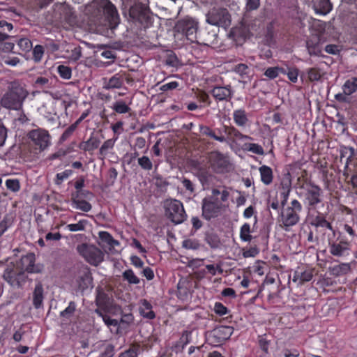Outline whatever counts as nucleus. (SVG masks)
I'll return each mask as SVG.
<instances>
[{
  "instance_id": "obj_1",
  "label": "nucleus",
  "mask_w": 357,
  "mask_h": 357,
  "mask_svg": "<svg viewBox=\"0 0 357 357\" xmlns=\"http://www.w3.org/2000/svg\"><path fill=\"white\" fill-rule=\"evenodd\" d=\"M50 145L51 135L47 130L42 128L33 129L26 135L23 150L29 154L30 158H36Z\"/></svg>"
},
{
  "instance_id": "obj_2",
  "label": "nucleus",
  "mask_w": 357,
  "mask_h": 357,
  "mask_svg": "<svg viewBox=\"0 0 357 357\" xmlns=\"http://www.w3.org/2000/svg\"><path fill=\"white\" fill-rule=\"evenodd\" d=\"M27 96L28 91L23 86L19 83L13 82L1 98L0 105L8 110H21Z\"/></svg>"
},
{
  "instance_id": "obj_3",
  "label": "nucleus",
  "mask_w": 357,
  "mask_h": 357,
  "mask_svg": "<svg viewBox=\"0 0 357 357\" xmlns=\"http://www.w3.org/2000/svg\"><path fill=\"white\" fill-rule=\"evenodd\" d=\"M302 211L303 206L296 199H292L289 204L282 207L279 215V222L282 228L289 231L292 227L296 225L300 222Z\"/></svg>"
},
{
  "instance_id": "obj_4",
  "label": "nucleus",
  "mask_w": 357,
  "mask_h": 357,
  "mask_svg": "<svg viewBox=\"0 0 357 357\" xmlns=\"http://www.w3.org/2000/svg\"><path fill=\"white\" fill-rule=\"evenodd\" d=\"M128 12L130 19L139 22L144 27H148L152 24L151 10L146 3H142L139 0L135 1L130 6Z\"/></svg>"
},
{
  "instance_id": "obj_5",
  "label": "nucleus",
  "mask_w": 357,
  "mask_h": 357,
  "mask_svg": "<svg viewBox=\"0 0 357 357\" xmlns=\"http://www.w3.org/2000/svg\"><path fill=\"white\" fill-rule=\"evenodd\" d=\"M165 215L174 224H181L185 219V212L181 202L177 199H166L164 202Z\"/></svg>"
},
{
  "instance_id": "obj_6",
  "label": "nucleus",
  "mask_w": 357,
  "mask_h": 357,
  "mask_svg": "<svg viewBox=\"0 0 357 357\" xmlns=\"http://www.w3.org/2000/svg\"><path fill=\"white\" fill-rule=\"evenodd\" d=\"M210 167L216 174L229 172L233 167L229 158L218 151H214L208 155Z\"/></svg>"
},
{
  "instance_id": "obj_7",
  "label": "nucleus",
  "mask_w": 357,
  "mask_h": 357,
  "mask_svg": "<svg viewBox=\"0 0 357 357\" xmlns=\"http://www.w3.org/2000/svg\"><path fill=\"white\" fill-rule=\"evenodd\" d=\"M228 205L216 200L214 197H207L202 200V217L206 220L217 218Z\"/></svg>"
},
{
  "instance_id": "obj_8",
  "label": "nucleus",
  "mask_w": 357,
  "mask_h": 357,
  "mask_svg": "<svg viewBox=\"0 0 357 357\" xmlns=\"http://www.w3.org/2000/svg\"><path fill=\"white\" fill-rule=\"evenodd\" d=\"M174 30L185 36L188 40L195 42L197 40L198 22L191 17H185L176 22Z\"/></svg>"
},
{
  "instance_id": "obj_9",
  "label": "nucleus",
  "mask_w": 357,
  "mask_h": 357,
  "mask_svg": "<svg viewBox=\"0 0 357 357\" xmlns=\"http://www.w3.org/2000/svg\"><path fill=\"white\" fill-rule=\"evenodd\" d=\"M206 22L211 25L227 29L231 24V16L226 8L214 7L206 14Z\"/></svg>"
},
{
  "instance_id": "obj_10",
  "label": "nucleus",
  "mask_w": 357,
  "mask_h": 357,
  "mask_svg": "<svg viewBox=\"0 0 357 357\" xmlns=\"http://www.w3.org/2000/svg\"><path fill=\"white\" fill-rule=\"evenodd\" d=\"M323 191L321 188L314 185L304 191L299 192V195L304 197L303 202L308 210H314L322 202Z\"/></svg>"
},
{
  "instance_id": "obj_11",
  "label": "nucleus",
  "mask_w": 357,
  "mask_h": 357,
  "mask_svg": "<svg viewBox=\"0 0 357 357\" xmlns=\"http://www.w3.org/2000/svg\"><path fill=\"white\" fill-rule=\"evenodd\" d=\"M15 264L25 274L26 273H40L44 269L43 264H36V255L33 252L22 256L19 260L16 261Z\"/></svg>"
},
{
  "instance_id": "obj_12",
  "label": "nucleus",
  "mask_w": 357,
  "mask_h": 357,
  "mask_svg": "<svg viewBox=\"0 0 357 357\" xmlns=\"http://www.w3.org/2000/svg\"><path fill=\"white\" fill-rule=\"evenodd\" d=\"M77 250L91 265L97 266L103 261L102 252L94 245L82 244L77 247Z\"/></svg>"
},
{
  "instance_id": "obj_13",
  "label": "nucleus",
  "mask_w": 357,
  "mask_h": 357,
  "mask_svg": "<svg viewBox=\"0 0 357 357\" xmlns=\"http://www.w3.org/2000/svg\"><path fill=\"white\" fill-rule=\"evenodd\" d=\"M3 278L11 286L20 287L22 283L26 282L27 276L15 263H10L4 270Z\"/></svg>"
},
{
  "instance_id": "obj_14",
  "label": "nucleus",
  "mask_w": 357,
  "mask_h": 357,
  "mask_svg": "<svg viewBox=\"0 0 357 357\" xmlns=\"http://www.w3.org/2000/svg\"><path fill=\"white\" fill-rule=\"evenodd\" d=\"M98 5L102 10L110 29H115L119 23V15L116 6L109 0H99Z\"/></svg>"
},
{
  "instance_id": "obj_15",
  "label": "nucleus",
  "mask_w": 357,
  "mask_h": 357,
  "mask_svg": "<svg viewBox=\"0 0 357 357\" xmlns=\"http://www.w3.org/2000/svg\"><path fill=\"white\" fill-rule=\"evenodd\" d=\"M233 333L234 328L232 326L221 325L215 327L211 332L210 336L213 340V343L221 344L229 339Z\"/></svg>"
},
{
  "instance_id": "obj_16",
  "label": "nucleus",
  "mask_w": 357,
  "mask_h": 357,
  "mask_svg": "<svg viewBox=\"0 0 357 357\" xmlns=\"http://www.w3.org/2000/svg\"><path fill=\"white\" fill-rule=\"evenodd\" d=\"M209 93L218 102L230 101L234 95V91L230 84L227 86H214Z\"/></svg>"
},
{
  "instance_id": "obj_17",
  "label": "nucleus",
  "mask_w": 357,
  "mask_h": 357,
  "mask_svg": "<svg viewBox=\"0 0 357 357\" xmlns=\"http://www.w3.org/2000/svg\"><path fill=\"white\" fill-rule=\"evenodd\" d=\"M76 282L78 289L82 292L93 287V277L89 267L84 266L79 271Z\"/></svg>"
},
{
  "instance_id": "obj_18",
  "label": "nucleus",
  "mask_w": 357,
  "mask_h": 357,
  "mask_svg": "<svg viewBox=\"0 0 357 357\" xmlns=\"http://www.w3.org/2000/svg\"><path fill=\"white\" fill-rule=\"evenodd\" d=\"M351 243L348 241L341 240L339 242L329 243V252L337 257H344L349 255Z\"/></svg>"
},
{
  "instance_id": "obj_19",
  "label": "nucleus",
  "mask_w": 357,
  "mask_h": 357,
  "mask_svg": "<svg viewBox=\"0 0 357 357\" xmlns=\"http://www.w3.org/2000/svg\"><path fill=\"white\" fill-rule=\"evenodd\" d=\"M96 303L98 307L96 310V312L100 316H102V312L107 310L108 307L112 304L109 295L100 287L96 289Z\"/></svg>"
},
{
  "instance_id": "obj_20",
  "label": "nucleus",
  "mask_w": 357,
  "mask_h": 357,
  "mask_svg": "<svg viewBox=\"0 0 357 357\" xmlns=\"http://www.w3.org/2000/svg\"><path fill=\"white\" fill-rule=\"evenodd\" d=\"M124 81L130 83L132 80L126 73H116L109 78L107 82H105L104 88L108 90L120 89L123 86Z\"/></svg>"
},
{
  "instance_id": "obj_21",
  "label": "nucleus",
  "mask_w": 357,
  "mask_h": 357,
  "mask_svg": "<svg viewBox=\"0 0 357 357\" xmlns=\"http://www.w3.org/2000/svg\"><path fill=\"white\" fill-rule=\"evenodd\" d=\"M100 142L99 136L91 133L87 140L82 141L79 144L78 147L80 150L92 155L93 151L99 147Z\"/></svg>"
},
{
  "instance_id": "obj_22",
  "label": "nucleus",
  "mask_w": 357,
  "mask_h": 357,
  "mask_svg": "<svg viewBox=\"0 0 357 357\" xmlns=\"http://www.w3.org/2000/svg\"><path fill=\"white\" fill-rule=\"evenodd\" d=\"M310 224L315 228L328 229L334 231L332 224L326 220V215L317 212L315 215L310 216Z\"/></svg>"
},
{
  "instance_id": "obj_23",
  "label": "nucleus",
  "mask_w": 357,
  "mask_h": 357,
  "mask_svg": "<svg viewBox=\"0 0 357 357\" xmlns=\"http://www.w3.org/2000/svg\"><path fill=\"white\" fill-rule=\"evenodd\" d=\"M44 299V289L40 282L36 284L33 292V305L36 309H38L43 306Z\"/></svg>"
},
{
  "instance_id": "obj_24",
  "label": "nucleus",
  "mask_w": 357,
  "mask_h": 357,
  "mask_svg": "<svg viewBox=\"0 0 357 357\" xmlns=\"http://www.w3.org/2000/svg\"><path fill=\"white\" fill-rule=\"evenodd\" d=\"M306 47L310 55L321 56V49L319 38L317 36L308 38L306 41Z\"/></svg>"
},
{
  "instance_id": "obj_25",
  "label": "nucleus",
  "mask_w": 357,
  "mask_h": 357,
  "mask_svg": "<svg viewBox=\"0 0 357 357\" xmlns=\"http://www.w3.org/2000/svg\"><path fill=\"white\" fill-rule=\"evenodd\" d=\"M314 185L315 184L312 182L310 178H308L307 170H303L301 175L297 178V182L296 183V188H298L301 192L304 191Z\"/></svg>"
},
{
  "instance_id": "obj_26",
  "label": "nucleus",
  "mask_w": 357,
  "mask_h": 357,
  "mask_svg": "<svg viewBox=\"0 0 357 357\" xmlns=\"http://www.w3.org/2000/svg\"><path fill=\"white\" fill-rule=\"evenodd\" d=\"M223 131L224 133L227 135L228 137H231L232 139H252V137L243 135L242 132H241L237 128H236L233 126H227L223 124Z\"/></svg>"
},
{
  "instance_id": "obj_27",
  "label": "nucleus",
  "mask_w": 357,
  "mask_h": 357,
  "mask_svg": "<svg viewBox=\"0 0 357 357\" xmlns=\"http://www.w3.org/2000/svg\"><path fill=\"white\" fill-rule=\"evenodd\" d=\"M233 119L235 124L238 127L246 126L249 121L247 113L244 109H235L233 112Z\"/></svg>"
},
{
  "instance_id": "obj_28",
  "label": "nucleus",
  "mask_w": 357,
  "mask_h": 357,
  "mask_svg": "<svg viewBox=\"0 0 357 357\" xmlns=\"http://www.w3.org/2000/svg\"><path fill=\"white\" fill-rule=\"evenodd\" d=\"M260 174L261 181L266 185H269L272 183L273 180V169L267 166L262 165L259 168Z\"/></svg>"
},
{
  "instance_id": "obj_29",
  "label": "nucleus",
  "mask_w": 357,
  "mask_h": 357,
  "mask_svg": "<svg viewBox=\"0 0 357 357\" xmlns=\"http://www.w3.org/2000/svg\"><path fill=\"white\" fill-rule=\"evenodd\" d=\"M351 271V266L349 263H341L330 267L331 275L335 277H340L347 275Z\"/></svg>"
},
{
  "instance_id": "obj_30",
  "label": "nucleus",
  "mask_w": 357,
  "mask_h": 357,
  "mask_svg": "<svg viewBox=\"0 0 357 357\" xmlns=\"http://www.w3.org/2000/svg\"><path fill=\"white\" fill-rule=\"evenodd\" d=\"M140 314L149 319H153L155 317V312L152 310V305L147 300H143L142 306L139 308Z\"/></svg>"
},
{
  "instance_id": "obj_31",
  "label": "nucleus",
  "mask_w": 357,
  "mask_h": 357,
  "mask_svg": "<svg viewBox=\"0 0 357 357\" xmlns=\"http://www.w3.org/2000/svg\"><path fill=\"white\" fill-rule=\"evenodd\" d=\"M317 13L326 15L332 10V4L329 0H319L314 4Z\"/></svg>"
},
{
  "instance_id": "obj_32",
  "label": "nucleus",
  "mask_w": 357,
  "mask_h": 357,
  "mask_svg": "<svg viewBox=\"0 0 357 357\" xmlns=\"http://www.w3.org/2000/svg\"><path fill=\"white\" fill-rule=\"evenodd\" d=\"M200 132L203 135L209 137L219 142L224 143L227 142V138L223 135H215L213 130L208 126H200Z\"/></svg>"
},
{
  "instance_id": "obj_33",
  "label": "nucleus",
  "mask_w": 357,
  "mask_h": 357,
  "mask_svg": "<svg viewBox=\"0 0 357 357\" xmlns=\"http://www.w3.org/2000/svg\"><path fill=\"white\" fill-rule=\"evenodd\" d=\"M343 92L345 95L349 96L357 91V77H352L347 80L343 86Z\"/></svg>"
},
{
  "instance_id": "obj_34",
  "label": "nucleus",
  "mask_w": 357,
  "mask_h": 357,
  "mask_svg": "<svg viewBox=\"0 0 357 357\" xmlns=\"http://www.w3.org/2000/svg\"><path fill=\"white\" fill-rule=\"evenodd\" d=\"M252 231L250 224L245 222L240 228L239 236L241 240L243 242H250L252 239Z\"/></svg>"
},
{
  "instance_id": "obj_35",
  "label": "nucleus",
  "mask_w": 357,
  "mask_h": 357,
  "mask_svg": "<svg viewBox=\"0 0 357 357\" xmlns=\"http://www.w3.org/2000/svg\"><path fill=\"white\" fill-rule=\"evenodd\" d=\"M98 236L103 243H105L111 247L118 246L120 244L119 241L114 239L108 231H101L98 233Z\"/></svg>"
},
{
  "instance_id": "obj_36",
  "label": "nucleus",
  "mask_w": 357,
  "mask_h": 357,
  "mask_svg": "<svg viewBox=\"0 0 357 357\" xmlns=\"http://www.w3.org/2000/svg\"><path fill=\"white\" fill-rule=\"evenodd\" d=\"M13 218L9 215L6 214L3 219L0 221V238L3 234L13 225Z\"/></svg>"
},
{
  "instance_id": "obj_37",
  "label": "nucleus",
  "mask_w": 357,
  "mask_h": 357,
  "mask_svg": "<svg viewBox=\"0 0 357 357\" xmlns=\"http://www.w3.org/2000/svg\"><path fill=\"white\" fill-rule=\"evenodd\" d=\"M72 204L73 205H75V208H76L77 209H79L84 212H89L92 208L91 204L89 202L84 199L73 198Z\"/></svg>"
},
{
  "instance_id": "obj_38",
  "label": "nucleus",
  "mask_w": 357,
  "mask_h": 357,
  "mask_svg": "<svg viewBox=\"0 0 357 357\" xmlns=\"http://www.w3.org/2000/svg\"><path fill=\"white\" fill-rule=\"evenodd\" d=\"M123 280L130 284H138L140 282L139 278L134 273L132 269H127L122 273Z\"/></svg>"
},
{
  "instance_id": "obj_39",
  "label": "nucleus",
  "mask_w": 357,
  "mask_h": 357,
  "mask_svg": "<svg viewBox=\"0 0 357 357\" xmlns=\"http://www.w3.org/2000/svg\"><path fill=\"white\" fill-rule=\"evenodd\" d=\"M117 139L118 136H116L113 139L105 141L99 149V154L104 158L107 154L108 151L113 149Z\"/></svg>"
},
{
  "instance_id": "obj_40",
  "label": "nucleus",
  "mask_w": 357,
  "mask_h": 357,
  "mask_svg": "<svg viewBox=\"0 0 357 357\" xmlns=\"http://www.w3.org/2000/svg\"><path fill=\"white\" fill-rule=\"evenodd\" d=\"M313 278V273L312 270H305L304 271L299 273L296 271L294 275V280H299L301 283H304L310 281Z\"/></svg>"
},
{
  "instance_id": "obj_41",
  "label": "nucleus",
  "mask_w": 357,
  "mask_h": 357,
  "mask_svg": "<svg viewBox=\"0 0 357 357\" xmlns=\"http://www.w3.org/2000/svg\"><path fill=\"white\" fill-rule=\"evenodd\" d=\"M112 108L117 114H126L131 110L130 107L123 100L116 101Z\"/></svg>"
},
{
  "instance_id": "obj_42",
  "label": "nucleus",
  "mask_w": 357,
  "mask_h": 357,
  "mask_svg": "<svg viewBox=\"0 0 357 357\" xmlns=\"http://www.w3.org/2000/svg\"><path fill=\"white\" fill-rule=\"evenodd\" d=\"M210 197H214L216 200H220L224 204L229 199V192L226 189L220 192L218 189L214 188L212 190Z\"/></svg>"
},
{
  "instance_id": "obj_43",
  "label": "nucleus",
  "mask_w": 357,
  "mask_h": 357,
  "mask_svg": "<svg viewBox=\"0 0 357 357\" xmlns=\"http://www.w3.org/2000/svg\"><path fill=\"white\" fill-rule=\"evenodd\" d=\"M89 221L85 219L79 220L77 223L68 224L66 229L70 231H84Z\"/></svg>"
},
{
  "instance_id": "obj_44",
  "label": "nucleus",
  "mask_w": 357,
  "mask_h": 357,
  "mask_svg": "<svg viewBox=\"0 0 357 357\" xmlns=\"http://www.w3.org/2000/svg\"><path fill=\"white\" fill-rule=\"evenodd\" d=\"M115 354V346L109 342L102 344L100 357H113Z\"/></svg>"
},
{
  "instance_id": "obj_45",
  "label": "nucleus",
  "mask_w": 357,
  "mask_h": 357,
  "mask_svg": "<svg viewBox=\"0 0 357 357\" xmlns=\"http://www.w3.org/2000/svg\"><path fill=\"white\" fill-rule=\"evenodd\" d=\"M192 333L189 331H184L181 336L179 338V340L176 342V347H181L183 349L187 344H188L191 341Z\"/></svg>"
},
{
  "instance_id": "obj_46",
  "label": "nucleus",
  "mask_w": 357,
  "mask_h": 357,
  "mask_svg": "<svg viewBox=\"0 0 357 357\" xmlns=\"http://www.w3.org/2000/svg\"><path fill=\"white\" fill-rule=\"evenodd\" d=\"M139 166L144 171H151L153 169V162L151 159L146 155L138 158Z\"/></svg>"
},
{
  "instance_id": "obj_47",
  "label": "nucleus",
  "mask_w": 357,
  "mask_h": 357,
  "mask_svg": "<svg viewBox=\"0 0 357 357\" xmlns=\"http://www.w3.org/2000/svg\"><path fill=\"white\" fill-rule=\"evenodd\" d=\"M77 126L76 123H73L70 126H68L63 132L59 138V142L63 143L66 140H68L74 133V132L77 128Z\"/></svg>"
},
{
  "instance_id": "obj_48",
  "label": "nucleus",
  "mask_w": 357,
  "mask_h": 357,
  "mask_svg": "<svg viewBox=\"0 0 357 357\" xmlns=\"http://www.w3.org/2000/svg\"><path fill=\"white\" fill-rule=\"evenodd\" d=\"M57 73L64 79H69L72 76L71 68L65 65H59L57 67Z\"/></svg>"
},
{
  "instance_id": "obj_49",
  "label": "nucleus",
  "mask_w": 357,
  "mask_h": 357,
  "mask_svg": "<svg viewBox=\"0 0 357 357\" xmlns=\"http://www.w3.org/2000/svg\"><path fill=\"white\" fill-rule=\"evenodd\" d=\"M279 189L291 190V175L289 172L283 175L280 183Z\"/></svg>"
},
{
  "instance_id": "obj_50",
  "label": "nucleus",
  "mask_w": 357,
  "mask_h": 357,
  "mask_svg": "<svg viewBox=\"0 0 357 357\" xmlns=\"http://www.w3.org/2000/svg\"><path fill=\"white\" fill-rule=\"evenodd\" d=\"M214 312L218 316L229 314V310L220 302H215L213 307Z\"/></svg>"
},
{
  "instance_id": "obj_51",
  "label": "nucleus",
  "mask_w": 357,
  "mask_h": 357,
  "mask_svg": "<svg viewBox=\"0 0 357 357\" xmlns=\"http://www.w3.org/2000/svg\"><path fill=\"white\" fill-rule=\"evenodd\" d=\"M245 149L250 152H252L255 154L263 155H264V151L262 146L258 144L255 143H250L245 144Z\"/></svg>"
},
{
  "instance_id": "obj_52",
  "label": "nucleus",
  "mask_w": 357,
  "mask_h": 357,
  "mask_svg": "<svg viewBox=\"0 0 357 357\" xmlns=\"http://www.w3.org/2000/svg\"><path fill=\"white\" fill-rule=\"evenodd\" d=\"M76 310V304L73 301H70L68 305V307L61 312V316L63 318L70 319L72 315L74 314Z\"/></svg>"
},
{
  "instance_id": "obj_53",
  "label": "nucleus",
  "mask_w": 357,
  "mask_h": 357,
  "mask_svg": "<svg viewBox=\"0 0 357 357\" xmlns=\"http://www.w3.org/2000/svg\"><path fill=\"white\" fill-rule=\"evenodd\" d=\"M259 253V249L257 245L243 249V256L245 258L255 257Z\"/></svg>"
},
{
  "instance_id": "obj_54",
  "label": "nucleus",
  "mask_w": 357,
  "mask_h": 357,
  "mask_svg": "<svg viewBox=\"0 0 357 357\" xmlns=\"http://www.w3.org/2000/svg\"><path fill=\"white\" fill-rule=\"evenodd\" d=\"M17 45L22 51L26 52L32 49V42L27 38H20L17 42Z\"/></svg>"
},
{
  "instance_id": "obj_55",
  "label": "nucleus",
  "mask_w": 357,
  "mask_h": 357,
  "mask_svg": "<svg viewBox=\"0 0 357 357\" xmlns=\"http://www.w3.org/2000/svg\"><path fill=\"white\" fill-rule=\"evenodd\" d=\"M6 188L12 192H17L20 190V183L18 179H7L6 181Z\"/></svg>"
},
{
  "instance_id": "obj_56",
  "label": "nucleus",
  "mask_w": 357,
  "mask_h": 357,
  "mask_svg": "<svg viewBox=\"0 0 357 357\" xmlns=\"http://www.w3.org/2000/svg\"><path fill=\"white\" fill-rule=\"evenodd\" d=\"M102 318L107 326L115 327L116 333H119V328L121 327L120 320L116 319H112L108 316H102Z\"/></svg>"
},
{
  "instance_id": "obj_57",
  "label": "nucleus",
  "mask_w": 357,
  "mask_h": 357,
  "mask_svg": "<svg viewBox=\"0 0 357 357\" xmlns=\"http://www.w3.org/2000/svg\"><path fill=\"white\" fill-rule=\"evenodd\" d=\"M73 172L71 169H66L65 171L58 173L56 175V180L55 183L57 185H60L62 183V182L69 178L72 174Z\"/></svg>"
},
{
  "instance_id": "obj_58",
  "label": "nucleus",
  "mask_w": 357,
  "mask_h": 357,
  "mask_svg": "<svg viewBox=\"0 0 357 357\" xmlns=\"http://www.w3.org/2000/svg\"><path fill=\"white\" fill-rule=\"evenodd\" d=\"M307 76L310 82L318 81L321 77L320 70L317 68H311L307 70Z\"/></svg>"
},
{
  "instance_id": "obj_59",
  "label": "nucleus",
  "mask_w": 357,
  "mask_h": 357,
  "mask_svg": "<svg viewBox=\"0 0 357 357\" xmlns=\"http://www.w3.org/2000/svg\"><path fill=\"white\" fill-rule=\"evenodd\" d=\"M44 54V48L40 45H36L33 49V58L36 62L41 61Z\"/></svg>"
},
{
  "instance_id": "obj_60",
  "label": "nucleus",
  "mask_w": 357,
  "mask_h": 357,
  "mask_svg": "<svg viewBox=\"0 0 357 357\" xmlns=\"http://www.w3.org/2000/svg\"><path fill=\"white\" fill-rule=\"evenodd\" d=\"M259 346L264 354H268V348L270 345V341L266 338V335L259 336Z\"/></svg>"
},
{
  "instance_id": "obj_61",
  "label": "nucleus",
  "mask_w": 357,
  "mask_h": 357,
  "mask_svg": "<svg viewBox=\"0 0 357 357\" xmlns=\"http://www.w3.org/2000/svg\"><path fill=\"white\" fill-rule=\"evenodd\" d=\"M291 191V190L279 189L280 204L282 207L287 204Z\"/></svg>"
},
{
  "instance_id": "obj_62",
  "label": "nucleus",
  "mask_w": 357,
  "mask_h": 357,
  "mask_svg": "<svg viewBox=\"0 0 357 357\" xmlns=\"http://www.w3.org/2000/svg\"><path fill=\"white\" fill-rule=\"evenodd\" d=\"M3 62L8 66H16L20 63V59L15 56H3L2 58Z\"/></svg>"
},
{
  "instance_id": "obj_63",
  "label": "nucleus",
  "mask_w": 357,
  "mask_h": 357,
  "mask_svg": "<svg viewBox=\"0 0 357 357\" xmlns=\"http://www.w3.org/2000/svg\"><path fill=\"white\" fill-rule=\"evenodd\" d=\"M200 245L195 239H186L183 241V247L186 249L197 250Z\"/></svg>"
},
{
  "instance_id": "obj_64",
  "label": "nucleus",
  "mask_w": 357,
  "mask_h": 357,
  "mask_svg": "<svg viewBox=\"0 0 357 357\" xmlns=\"http://www.w3.org/2000/svg\"><path fill=\"white\" fill-rule=\"evenodd\" d=\"M139 352V347L137 346H132L128 350L120 354L119 357H137Z\"/></svg>"
}]
</instances>
